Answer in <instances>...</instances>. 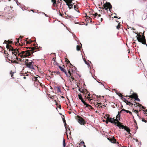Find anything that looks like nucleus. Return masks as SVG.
<instances>
[{
    "mask_svg": "<svg viewBox=\"0 0 147 147\" xmlns=\"http://www.w3.org/2000/svg\"><path fill=\"white\" fill-rule=\"evenodd\" d=\"M4 53L5 55H7V56L9 55V54H8V53L5 50L4 51Z\"/></svg>",
    "mask_w": 147,
    "mask_h": 147,
    "instance_id": "nucleus-37",
    "label": "nucleus"
},
{
    "mask_svg": "<svg viewBox=\"0 0 147 147\" xmlns=\"http://www.w3.org/2000/svg\"><path fill=\"white\" fill-rule=\"evenodd\" d=\"M142 36L139 34H138L136 36L137 39L138 41L139 42H141L142 41Z\"/></svg>",
    "mask_w": 147,
    "mask_h": 147,
    "instance_id": "nucleus-14",
    "label": "nucleus"
},
{
    "mask_svg": "<svg viewBox=\"0 0 147 147\" xmlns=\"http://www.w3.org/2000/svg\"><path fill=\"white\" fill-rule=\"evenodd\" d=\"M37 78H38L37 77H34L33 78H32V80L35 82V80H37Z\"/></svg>",
    "mask_w": 147,
    "mask_h": 147,
    "instance_id": "nucleus-32",
    "label": "nucleus"
},
{
    "mask_svg": "<svg viewBox=\"0 0 147 147\" xmlns=\"http://www.w3.org/2000/svg\"><path fill=\"white\" fill-rule=\"evenodd\" d=\"M106 117H107L106 119H107L108 121L112 123H115L116 122H115V121H112V118L109 117V115H106Z\"/></svg>",
    "mask_w": 147,
    "mask_h": 147,
    "instance_id": "nucleus-10",
    "label": "nucleus"
},
{
    "mask_svg": "<svg viewBox=\"0 0 147 147\" xmlns=\"http://www.w3.org/2000/svg\"><path fill=\"white\" fill-rule=\"evenodd\" d=\"M84 59V62H85V63H86V64H87V65H88V62L86 61V60L85 59V58H84V59Z\"/></svg>",
    "mask_w": 147,
    "mask_h": 147,
    "instance_id": "nucleus-44",
    "label": "nucleus"
},
{
    "mask_svg": "<svg viewBox=\"0 0 147 147\" xmlns=\"http://www.w3.org/2000/svg\"><path fill=\"white\" fill-rule=\"evenodd\" d=\"M129 28H131L132 30H135V29L133 27H129L128 26V28L129 29Z\"/></svg>",
    "mask_w": 147,
    "mask_h": 147,
    "instance_id": "nucleus-42",
    "label": "nucleus"
},
{
    "mask_svg": "<svg viewBox=\"0 0 147 147\" xmlns=\"http://www.w3.org/2000/svg\"><path fill=\"white\" fill-rule=\"evenodd\" d=\"M123 129H124L127 132H128L129 134H130L131 135V134L130 133V129L127 126H125Z\"/></svg>",
    "mask_w": 147,
    "mask_h": 147,
    "instance_id": "nucleus-19",
    "label": "nucleus"
},
{
    "mask_svg": "<svg viewBox=\"0 0 147 147\" xmlns=\"http://www.w3.org/2000/svg\"><path fill=\"white\" fill-rule=\"evenodd\" d=\"M51 2L53 3V6L55 7L57 5V3L56 0H51Z\"/></svg>",
    "mask_w": 147,
    "mask_h": 147,
    "instance_id": "nucleus-22",
    "label": "nucleus"
},
{
    "mask_svg": "<svg viewBox=\"0 0 147 147\" xmlns=\"http://www.w3.org/2000/svg\"><path fill=\"white\" fill-rule=\"evenodd\" d=\"M55 102H56V104H56V105L57 106H58V105H59V104H58V103H57L56 101L55 100Z\"/></svg>",
    "mask_w": 147,
    "mask_h": 147,
    "instance_id": "nucleus-58",
    "label": "nucleus"
},
{
    "mask_svg": "<svg viewBox=\"0 0 147 147\" xmlns=\"http://www.w3.org/2000/svg\"><path fill=\"white\" fill-rule=\"evenodd\" d=\"M93 13H94V11H93L92 10H91L90 11H89L88 12V14L90 16V17H89L88 16H87V15H86V18H87V17L88 18V20H89V21H90V22H91V20H92V18H91V16H93Z\"/></svg>",
    "mask_w": 147,
    "mask_h": 147,
    "instance_id": "nucleus-9",
    "label": "nucleus"
},
{
    "mask_svg": "<svg viewBox=\"0 0 147 147\" xmlns=\"http://www.w3.org/2000/svg\"><path fill=\"white\" fill-rule=\"evenodd\" d=\"M7 42L8 43H7V44L9 45L10 44H12V41L10 40H8V41H7L6 40L5 41V43H6V42Z\"/></svg>",
    "mask_w": 147,
    "mask_h": 147,
    "instance_id": "nucleus-24",
    "label": "nucleus"
},
{
    "mask_svg": "<svg viewBox=\"0 0 147 147\" xmlns=\"http://www.w3.org/2000/svg\"><path fill=\"white\" fill-rule=\"evenodd\" d=\"M103 20V18H100V22H101L102 21V20Z\"/></svg>",
    "mask_w": 147,
    "mask_h": 147,
    "instance_id": "nucleus-62",
    "label": "nucleus"
},
{
    "mask_svg": "<svg viewBox=\"0 0 147 147\" xmlns=\"http://www.w3.org/2000/svg\"><path fill=\"white\" fill-rule=\"evenodd\" d=\"M16 39L17 40V41L16 42H15V45H17L18 44V43L19 42V38H16Z\"/></svg>",
    "mask_w": 147,
    "mask_h": 147,
    "instance_id": "nucleus-31",
    "label": "nucleus"
},
{
    "mask_svg": "<svg viewBox=\"0 0 147 147\" xmlns=\"http://www.w3.org/2000/svg\"><path fill=\"white\" fill-rule=\"evenodd\" d=\"M80 47L79 46L77 45L76 47V49L78 51H79L80 50Z\"/></svg>",
    "mask_w": 147,
    "mask_h": 147,
    "instance_id": "nucleus-29",
    "label": "nucleus"
},
{
    "mask_svg": "<svg viewBox=\"0 0 147 147\" xmlns=\"http://www.w3.org/2000/svg\"><path fill=\"white\" fill-rule=\"evenodd\" d=\"M121 99L124 102H125L127 105H129L130 103H131L130 102H129L127 100H126L125 98L123 97H122Z\"/></svg>",
    "mask_w": 147,
    "mask_h": 147,
    "instance_id": "nucleus-16",
    "label": "nucleus"
},
{
    "mask_svg": "<svg viewBox=\"0 0 147 147\" xmlns=\"http://www.w3.org/2000/svg\"><path fill=\"white\" fill-rule=\"evenodd\" d=\"M34 64V62L32 61L28 63H26V65L27 67L30 69H34V68L33 66Z\"/></svg>",
    "mask_w": 147,
    "mask_h": 147,
    "instance_id": "nucleus-5",
    "label": "nucleus"
},
{
    "mask_svg": "<svg viewBox=\"0 0 147 147\" xmlns=\"http://www.w3.org/2000/svg\"><path fill=\"white\" fill-rule=\"evenodd\" d=\"M6 47L9 51H12V54H14V52H16V51L18 50V49H14L9 44H7V43Z\"/></svg>",
    "mask_w": 147,
    "mask_h": 147,
    "instance_id": "nucleus-4",
    "label": "nucleus"
},
{
    "mask_svg": "<svg viewBox=\"0 0 147 147\" xmlns=\"http://www.w3.org/2000/svg\"><path fill=\"white\" fill-rule=\"evenodd\" d=\"M56 89L58 93L61 92V91L59 87H57L56 88Z\"/></svg>",
    "mask_w": 147,
    "mask_h": 147,
    "instance_id": "nucleus-25",
    "label": "nucleus"
},
{
    "mask_svg": "<svg viewBox=\"0 0 147 147\" xmlns=\"http://www.w3.org/2000/svg\"><path fill=\"white\" fill-rule=\"evenodd\" d=\"M120 115L119 114H118L117 115L116 117V119H115V121H116V122H119V121L120 119Z\"/></svg>",
    "mask_w": 147,
    "mask_h": 147,
    "instance_id": "nucleus-20",
    "label": "nucleus"
},
{
    "mask_svg": "<svg viewBox=\"0 0 147 147\" xmlns=\"http://www.w3.org/2000/svg\"><path fill=\"white\" fill-rule=\"evenodd\" d=\"M134 103H136V105H138L139 104V103H138V102H136V101H135V100H134Z\"/></svg>",
    "mask_w": 147,
    "mask_h": 147,
    "instance_id": "nucleus-56",
    "label": "nucleus"
},
{
    "mask_svg": "<svg viewBox=\"0 0 147 147\" xmlns=\"http://www.w3.org/2000/svg\"><path fill=\"white\" fill-rule=\"evenodd\" d=\"M116 124H117V126L119 127V129L121 128L122 129H123L125 126L122 125L121 123L119 122H116L115 123Z\"/></svg>",
    "mask_w": 147,
    "mask_h": 147,
    "instance_id": "nucleus-11",
    "label": "nucleus"
},
{
    "mask_svg": "<svg viewBox=\"0 0 147 147\" xmlns=\"http://www.w3.org/2000/svg\"><path fill=\"white\" fill-rule=\"evenodd\" d=\"M39 82V81L37 79V80H35V82H34V84H35L36 83H37V82Z\"/></svg>",
    "mask_w": 147,
    "mask_h": 147,
    "instance_id": "nucleus-47",
    "label": "nucleus"
},
{
    "mask_svg": "<svg viewBox=\"0 0 147 147\" xmlns=\"http://www.w3.org/2000/svg\"><path fill=\"white\" fill-rule=\"evenodd\" d=\"M122 111L121 110L120 112H118V114H119V115H120V113H121Z\"/></svg>",
    "mask_w": 147,
    "mask_h": 147,
    "instance_id": "nucleus-61",
    "label": "nucleus"
},
{
    "mask_svg": "<svg viewBox=\"0 0 147 147\" xmlns=\"http://www.w3.org/2000/svg\"><path fill=\"white\" fill-rule=\"evenodd\" d=\"M79 91H80L81 92L83 93L85 95V97H86V94L87 95H88V96L87 97V98L88 99V100L90 98V94L89 92L87 90L85 89H83L82 90V91H81L80 89H79Z\"/></svg>",
    "mask_w": 147,
    "mask_h": 147,
    "instance_id": "nucleus-3",
    "label": "nucleus"
},
{
    "mask_svg": "<svg viewBox=\"0 0 147 147\" xmlns=\"http://www.w3.org/2000/svg\"><path fill=\"white\" fill-rule=\"evenodd\" d=\"M65 2L66 3V5L68 6V7L69 9H71L73 7V5L72 4V2H71L70 3L69 2H67V1Z\"/></svg>",
    "mask_w": 147,
    "mask_h": 147,
    "instance_id": "nucleus-13",
    "label": "nucleus"
},
{
    "mask_svg": "<svg viewBox=\"0 0 147 147\" xmlns=\"http://www.w3.org/2000/svg\"><path fill=\"white\" fill-rule=\"evenodd\" d=\"M125 112H126L127 113H128V112H129V111L126 110Z\"/></svg>",
    "mask_w": 147,
    "mask_h": 147,
    "instance_id": "nucleus-63",
    "label": "nucleus"
},
{
    "mask_svg": "<svg viewBox=\"0 0 147 147\" xmlns=\"http://www.w3.org/2000/svg\"><path fill=\"white\" fill-rule=\"evenodd\" d=\"M59 67L60 69L63 72L65 73V74H66V75L67 76V72H66V70L65 69H64V68H63L62 67H61V66H59Z\"/></svg>",
    "mask_w": 147,
    "mask_h": 147,
    "instance_id": "nucleus-15",
    "label": "nucleus"
},
{
    "mask_svg": "<svg viewBox=\"0 0 147 147\" xmlns=\"http://www.w3.org/2000/svg\"><path fill=\"white\" fill-rule=\"evenodd\" d=\"M28 59H26L25 61V65H26V63H28Z\"/></svg>",
    "mask_w": 147,
    "mask_h": 147,
    "instance_id": "nucleus-45",
    "label": "nucleus"
},
{
    "mask_svg": "<svg viewBox=\"0 0 147 147\" xmlns=\"http://www.w3.org/2000/svg\"><path fill=\"white\" fill-rule=\"evenodd\" d=\"M141 119H142V121L144 122L145 123L147 122V121H146V120H145L143 118H142Z\"/></svg>",
    "mask_w": 147,
    "mask_h": 147,
    "instance_id": "nucleus-43",
    "label": "nucleus"
},
{
    "mask_svg": "<svg viewBox=\"0 0 147 147\" xmlns=\"http://www.w3.org/2000/svg\"><path fill=\"white\" fill-rule=\"evenodd\" d=\"M63 120L64 123L66 122L64 118H63Z\"/></svg>",
    "mask_w": 147,
    "mask_h": 147,
    "instance_id": "nucleus-55",
    "label": "nucleus"
},
{
    "mask_svg": "<svg viewBox=\"0 0 147 147\" xmlns=\"http://www.w3.org/2000/svg\"><path fill=\"white\" fill-rule=\"evenodd\" d=\"M58 107L60 109H61V106L60 105H58Z\"/></svg>",
    "mask_w": 147,
    "mask_h": 147,
    "instance_id": "nucleus-60",
    "label": "nucleus"
},
{
    "mask_svg": "<svg viewBox=\"0 0 147 147\" xmlns=\"http://www.w3.org/2000/svg\"><path fill=\"white\" fill-rule=\"evenodd\" d=\"M138 106L139 107H142V105L139 104V105H138Z\"/></svg>",
    "mask_w": 147,
    "mask_h": 147,
    "instance_id": "nucleus-52",
    "label": "nucleus"
},
{
    "mask_svg": "<svg viewBox=\"0 0 147 147\" xmlns=\"http://www.w3.org/2000/svg\"><path fill=\"white\" fill-rule=\"evenodd\" d=\"M32 41L31 40L30 41H26V44H30Z\"/></svg>",
    "mask_w": 147,
    "mask_h": 147,
    "instance_id": "nucleus-40",
    "label": "nucleus"
},
{
    "mask_svg": "<svg viewBox=\"0 0 147 147\" xmlns=\"http://www.w3.org/2000/svg\"><path fill=\"white\" fill-rule=\"evenodd\" d=\"M134 112H135V113H136L137 114L138 116H139L138 114V111L136 110H134Z\"/></svg>",
    "mask_w": 147,
    "mask_h": 147,
    "instance_id": "nucleus-35",
    "label": "nucleus"
},
{
    "mask_svg": "<svg viewBox=\"0 0 147 147\" xmlns=\"http://www.w3.org/2000/svg\"><path fill=\"white\" fill-rule=\"evenodd\" d=\"M125 97H129V99L130 98H134L135 99V98H136L137 97H138L137 94L136 93H134L132 95H130L129 96L126 95V96H124Z\"/></svg>",
    "mask_w": 147,
    "mask_h": 147,
    "instance_id": "nucleus-8",
    "label": "nucleus"
},
{
    "mask_svg": "<svg viewBox=\"0 0 147 147\" xmlns=\"http://www.w3.org/2000/svg\"><path fill=\"white\" fill-rule=\"evenodd\" d=\"M98 15V14L97 13H93V15L91 16V17L93 18H95Z\"/></svg>",
    "mask_w": 147,
    "mask_h": 147,
    "instance_id": "nucleus-23",
    "label": "nucleus"
},
{
    "mask_svg": "<svg viewBox=\"0 0 147 147\" xmlns=\"http://www.w3.org/2000/svg\"><path fill=\"white\" fill-rule=\"evenodd\" d=\"M68 73L69 74L70 76H71V81H72L74 80V77H73L71 73L70 70H69L68 71Z\"/></svg>",
    "mask_w": 147,
    "mask_h": 147,
    "instance_id": "nucleus-21",
    "label": "nucleus"
},
{
    "mask_svg": "<svg viewBox=\"0 0 147 147\" xmlns=\"http://www.w3.org/2000/svg\"><path fill=\"white\" fill-rule=\"evenodd\" d=\"M74 8L75 10L77 11V9H78V8L75 5H74Z\"/></svg>",
    "mask_w": 147,
    "mask_h": 147,
    "instance_id": "nucleus-38",
    "label": "nucleus"
},
{
    "mask_svg": "<svg viewBox=\"0 0 147 147\" xmlns=\"http://www.w3.org/2000/svg\"><path fill=\"white\" fill-rule=\"evenodd\" d=\"M65 61L67 63H70V64L71 65V64L70 63V61H69L68 59H66V60H65Z\"/></svg>",
    "mask_w": 147,
    "mask_h": 147,
    "instance_id": "nucleus-34",
    "label": "nucleus"
},
{
    "mask_svg": "<svg viewBox=\"0 0 147 147\" xmlns=\"http://www.w3.org/2000/svg\"><path fill=\"white\" fill-rule=\"evenodd\" d=\"M84 105H86V107H88L89 109H93L94 108L92 107L91 105H89V104H87L86 102V104H84Z\"/></svg>",
    "mask_w": 147,
    "mask_h": 147,
    "instance_id": "nucleus-18",
    "label": "nucleus"
},
{
    "mask_svg": "<svg viewBox=\"0 0 147 147\" xmlns=\"http://www.w3.org/2000/svg\"><path fill=\"white\" fill-rule=\"evenodd\" d=\"M38 83H39L40 85H41V83L39 82H37V83H36V84H38Z\"/></svg>",
    "mask_w": 147,
    "mask_h": 147,
    "instance_id": "nucleus-50",
    "label": "nucleus"
},
{
    "mask_svg": "<svg viewBox=\"0 0 147 147\" xmlns=\"http://www.w3.org/2000/svg\"><path fill=\"white\" fill-rule=\"evenodd\" d=\"M129 105H130V106L132 107V106L134 105V104L132 103H130V104Z\"/></svg>",
    "mask_w": 147,
    "mask_h": 147,
    "instance_id": "nucleus-46",
    "label": "nucleus"
},
{
    "mask_svg": "<svg viewBox=\"0 0 147 147\" xmlns=\"http://www.w3.org/2000/svg\"><path fill=\"white\" fill-rule=\"evenodd\" d=\"M10 74L11 75V77L13 78V74H11V73H10Z\"/></svg>",
    "mask_w": 147,
    "mask_h": 147,
    "instance_id": "nucleus-53",
    "label": "nucleus"
},
{
    "mask_svg": "<svg viewBox=\"0 0 147 147\" xmlns=\"http://www.w3.org/2000/svg\"><path fill=\"white\" fill-rule=\"evenodd\" d=\"M76 118L81 125H84L86 123V122L85 120L80 116L78 115Z\"/></svg>",
    "mask_w": 147,
    "mask_h": 147,
    "instance_id": "nucleus-2",
    "label": "nucleus"
},
{
    "mask_svg": "<svg viewBox=\"0 0 147 147\" xmlns=\"http://www.w3.org/2000/svg\"><path fill=\"white\" fill-rule=\"evenodd\" d=\"M10 73H11V74H13L14 73V72L13 71H10Z\"/></svg>",
    "mask_w": 147,
    "mask_h": 147,
    "instance_id": "nucleus-59",
    "label": "nucleus"
},
{
    "mask_svg": "<svg viewBox=\"0 0 147 147\" xmlns=\"http://www.w3.org/2000/svg\"><path fill=\"white\" fill-rule=\"evenodd\" d=\"M117 94L120 97H121V98L123 97H122L123 96H123V95H122V94L120 93H117Z\"/></svg>",
    "mask_w": 147,
    "mask_h": 147,
    "instance_id": "nucleus-33",
    "label": "nucleus"
},
{
    "mask_svg": "<svg viewBox=\"0 0 147 147\" xmlns=\"http://www.w3.org/2000/svg\"><path fill=\"white\" fill-rule=\"evenodd\" d=\"M112 121H115V122H116V121H115V119L114 118H112Z\"/></svg>",
    "mask_w": 147,
    "mask_h": 147,
    "instance_id": "nucleus-51",
    "label": "nucleus"
},
{
    "mask_svg": "<svg viewBox=\"0 0 147 147\" xmlns=\"http://www.w3.org/2000/svg\"><path fill=\"white\" fill-rule=\"evenodd\" d=\"M135 100H136L140 102V99L138 98V97H137L136 98H135Z\"/></svg>",
    "mask_w": 147,
    "mask_h": 147,
    "instance_id": "nucleus-39",
    "label": "nucleus"
},
{
    "mask_svg": "<svg viewBox=\"0 0 147 147\" xmlns=\"http://www.w3.org/2000/svg\"><path fill=\"white\" fill-rule=\"evenodd\" d=\"M120 26H121L120 23H119L118 24L117 26H116V28L117 29L119 30L120 28Z\"/></svg>",
    "mask_w": 147,
    "mask_h": 147,
    "instance_id": "nucleus-26",
    "label": "nucleus"
},
{
    "mask_svg": "<svg viewBox=\"0 0 147 147\" xmlns=\"http://www.w3.org/2000/svg\"><path fill=\"white\" fill-rule=\"evenodd\" d=\"M107 139L112 143L119 144L118 142H116V140L114 136L108 137Z\"/></svg>",
    "mask_w": 147,
    "mask_h": 147,
    "instance_id": "nucleus-7",
    "label": "nucleus"
},
{
    "mask_svg": "<svg viewBox=\"0 0 147 147\" xmlns=\"http://www.w3.org/2000/svg\"><path fill=\"white\" fill-rule=\"evenodd\" d=\"M78 98L79 99L81 100V101L84 104H86V102H85L83 100L81 94H79L78 95Z\"/></svg>",
    "mask_w": 147,
    "mask_h": 147,
    "instance_id": "nucleus-17",
    "label": "nucleus"
},
{
    "mask_svg": "<svg viewBox=\"0 0 147 147\" xmlns=\"http://www.w3.org/2000/svg\"><path fill=\"white\" fill-rule=\"evenodd\" d=\"M142 107L143 109H145V108H144V107L143 106H142Z\"/></svg>",
    "mask_w": 147,
    "mask_h": 147,
    "instance_id": "nucleus-64",
    "label": "nucleus"
},
{
    "mask_svg": "<svg viewBox=\"0 0 147 147\" xmlns=\"http://www.w3.org/2000/svg\"><path fill=\"white\" fill-rule=\"evenodd\" d=\"M103 9H105L107 10L108 8L110 9L112 8V5L109 2H107L105 4H104L103 5Z\"/></svg>",
    "mask_w": 147,
    "mask_h": 147,
    "instance_id": "nucleus-6",
    "label": "nucleus"
},
{
    "mask_svg": "<svg viewBox=\"0 0 147 147\" xmlns=\"http://www.w3.org/2000/svg\"><path fill=\"white\" fill-rule=\"evenodd\" d=\"M99 104L101 105V103H97V104H96V105H95V106L96 107H98L99 108H100V105H99Z\"/></svg>",
    "mask_w": 147,
    "mask_h": 147,
    "instance_id": "nucleus-36",
    "label": "nucleus"
},
{
    "mask_svg": "<svg viewBox=\"0 0 147 147\" xmlns=\"http://www.w3.org/2000/svg\"><path fill=\"white\" fill-rule=\"evenodd\" d=\"M11 62L12 63H18V62L16 61H13L12 60L11 61Z\"/></svg>",
    "mask_w": 147,
    "mask_h": 147,
    "instance_id": "nucleus-48",
    "label": "nucleus"
},
{
    "mask_svg": "<svg viewBox=\"0 0 147 147\" xmlns=\"http://www.w3.org/2000/svg\"><path fill=\"white\" fill-rule=\"evenodd\" d=\"M80 145H83L84 147H85L86 146L85 145L84 142L83 141L81 142Z\"/></svg>",
    "mask_w": 147,
    "mask_h": 147,
    "instance_id": "nucleus-28",
    "label": "nucleus"
},
{
    "mask_svg": "<svg viewBox=\"0 0 147 147\" xmlns=\"http://www.w3.org/2000/svg\"><path fill=\"white\" fill-rule=\"evenodd\" d=\"M5 12H7V11H8L9 10V8L8 7H5L4 9Z\"/></svg>",
    "mask_w": 147,
    "mask_h": 147,
    "instance_id": "nucleus-27",
    "label": "nucleus"
},
{
    "mask_svg": "<svg viewBox=\"0 0 147 147\" xmlns=\"http://www.w3.org/2000/svg\"><path fill=\"white\" fill-rule=\"evenodd\" d=\"M26 48L27 49H31L23 51V50L21 49L22 48H18L16 52H13V54L16 57V59L18 61H21L22 59L26 58L30 56L33 53L36 51L35 50L36 49V47H26Z\"/></svg>",
    "mask_w": 147,
    "mask_h": 147,
    "instance_id": "nucleus-1",
    "label": "nucleus"
},
{
    "mask_svg": "<svg viewBox=\"0 0 147 147\" xmlns=\"http://www.w3.org/2000/svg\"><path fill=\"white\" fill-rule=\"evenodd\" d=\"M74 0H67V2H72V1H74Z\"/></svg>",
    "mask_w": 147,
    "mask_h": 147,
    "instance_id": "nucleus-49",
    "label": "nucleus"
},
{
    "mask_svg": "<svg viewBox=\"0 0 147 147\" xmlns=\"http://www.w3.org/2000/svg\"><path fill=\"white\" fill-rule=\"evenodd\" d=\"M109 122V121H108L107 119V120H106V121H105V122H106V123L107 124Z\"/></svg>",
    "mask_w": 147,
    "mask_h": 147,
    "instance_id": "nucleus-54",
    "label": "nucleus"
},
{
    "mask_svg": "<svg viewBox=\"0 0 147 147\" xmlns=\"http://www.w3.org/2000/svg\"><path fill=\"white\" fill-rule=\"evenodd\" d=\"M144 32H143V35L142 36V44H146V39L144 35Z\"/></svg>",
    "mask_w": 147,
    "mask_h": 147,
    "instance_id": "nucleus-12",
    "label": "nucleus"
},
{
    "mask_svg": "<svg viewBox=\"0 0 147 147\" xmlns=\"http://www.w3.org/2000/svg\"><path fill=\"white\" fill-rule=\"evenodd\" d=\"M63 147H65V146L66 144H65V139L64 138L63 139Z\"/></svg>",
    "mask_w": 147,
    "mask_h": 147,
    "instance_id": "nucleus-30",
    "label": "nucleus"
},
{
    "mask_svg": "<svg viewBox=\"0 0 147 147\" xmlns=\"http://www.w3.org/2000/svg\"><path fill=\"white\" fill-rule=\"evenodd\" d=\"M131 103H132V102H133L134 103V100L132 99V98H131L130 99V100H129V101Z\"/></svg>",
    "mask_w": 147,
    "mask_h": 147,
    "instance_id": "nucleus-41",
    "label": "nucleus"
},
{
    "mask_svg": "<svg viewBox=\"0 0 147 147\" xmlns=\"http://www.w3.org/2000/svg\"><path fill=\"white\" fill-rule=\"evenodd\" d=\"M101 16V15L100 14H98L97 16V18H98V17H100Z\"/></svg>",
    "mask_w": 147,
    "mask_h": 147,
    "instance_id": "nucleus-57",
    "label": "nucleus"
}]
</instances>
